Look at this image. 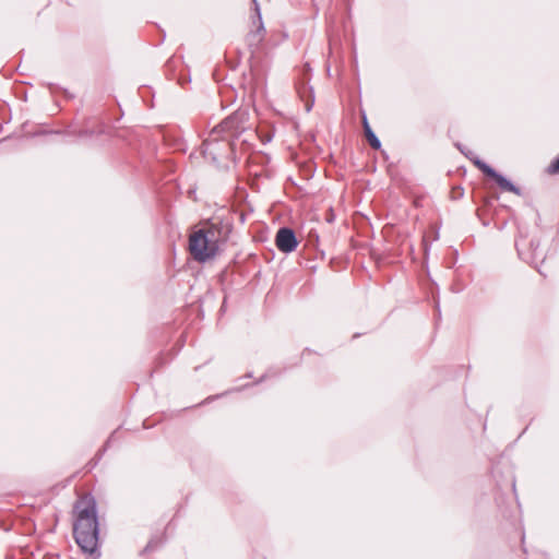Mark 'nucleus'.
I'll use <instances>...</instances> for the list:
<instances>
[{
	"mask_svg": "<svg viewBox=\"0 0 559 559\" xmlns=\"http://www.w3.org/2000/svg\"><path fill=\"white\" fill-rule=\"evenodd\" d=\"M252 128L249 123V112L247 110H238L218 126H215L209 138L203 142L202 153L205 157L210 156L216 162L224 154L231 150L230 139L239 136L246 130Z\"/></svg>",
	"mask_w": 559,
	"mask_h": 559,
	"instance_id": "obj_1",
	"label": "nucleus"
},
{
	"mask_svg": "<svg viewBox=\"0 0 559 559\" xmlns=\"http://www.w3.org/2000/svg\"><path fill=\"white\" fill-rule=\"evenodd\" d=\"M74 537L80 548L90 555L97 549L96 503L92 496L82 497L75 504Z\"/></svg>",
	"mask_w": 559,
	"mask_h": 559,
	"instance_id": "obj_2",
	"label": "nucleus"
},
{
	"mask_svg": "<svg viewBox=\"0 0 559 559\" xmlns=\"http://www.w3.org/2000/svg\"><path fill=\"white\" fill-rule=\"evenodd\" d=\"M227 229L214 224L206 225L191 233L189 250L194 260L205 262L213 259L226 240Z\"/></svg>",
	"mask_w": 559,
	"mask_h": 559,
	"instance_id": "obj_3",
	"label": "nucleus"
},
{
	"mask_svg": "<svg viewBox=\"0 0 559 559\" xmlns=\"http://www.w3.org/2000/svg\"><path fill=\"white\" fill-rule=\"evenodd\" d=\"M275 242L277 248L286 253L294 251L298 245L294 231L289 228H281L276 234Z\"/></svg>",
	"mask_w": 559,
	"mask_h": 559,
	"instance_id": "obj_4",
	"label": "nucleus"
},
{
	"mask_svg": "<svg viewBox=\"0 0 559 559\" xmlns=\"http://www.w3.org/2000/svg\"><path fill=\"white\" fill-rule=\"evenodd\" d=\"M475 165L483 170L487 176H490L496 180V182L506 191L519 193V190L516 187L510 182L508 179H506L503 176L496 173L491 167L486 165L485 163L480 162L479 159L474 160Z\"/></svg>",
	"mask_w": 559,
	"mask_h": 559,
	"instance_id": "obj_5",
	"label": "nucleus"
},
{
	"mask_svg": "<svg viewBox=\"0 0 559 559\" xmlns=\"http://www.w3.org/2000/svg\"><path fill=\"white\" fill-rule=\"evenodd\" d=\"M364 128H365V134H366V138L369 142V144L378 150L380 147V141L378 140V138L374 135V133L371 131L366 118L364 119Z\"/></svg>",
	"mask_w": 559,
	"mask_h": 559,
	"instance_id": "obj_6",
	"label": "nucleus"
}]
</instances>
